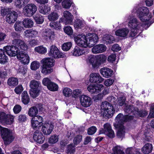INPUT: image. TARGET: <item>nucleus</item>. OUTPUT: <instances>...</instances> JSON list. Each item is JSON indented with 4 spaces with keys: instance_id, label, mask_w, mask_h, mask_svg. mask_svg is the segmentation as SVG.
<instances>
[{
    "instance_id": "nucleus-13",
    "label": "nucleus",
    "mask_w": 154,
    "mask_h": 154,
    "mask_svg": "<svg viewBox=\"0 0 154 154\" xmlns=\"http://www.w3.org/2000/svg\"><path fill=\"white\" fill-rule=\"evenodd\" d=\"M21 50L17 56V58L24 65L27 64L29 63V57L27 53L22 51V50Z\"/></svg>"
},
{
    "instance_id": "nucleus-3",
    "label": "nucleus",
    "mask_w": 154,
    "mask_h": 154,
    "mask_svg": "<svg viewBox=\"0 0 154 154\" xmlns=\"http://www.w3.org/2000/svg\"><path fill=\"white\" fill-rule=\"evenodd\" d=\"M101 108L103 110V116L108 118L112 117L115 112V109L112 105L107 101H103L101 105Z\"/></svg>"
},
{
    "instance_id": "nucleus-52",
    "label": "nucleus",
    "mask_w": 154,
    "mask_h": 154,
    "mask_svg": "<svg viewBox=\"0 0 154 154\" xmlns=\"http://www.w3.org/2000/svg\"><path fill=\"white\" fill-rule=\"evenodd\" d=\"M35 50L37 52L42 54L45 53L47 52V49L42 46L35 47Z\"/></svg>"
},
{
    "instance_id": "nucleus-24",
    "label": "nucleus",
    "mask_w": 154,
    "mask_h": 154,
    "mask_svg": "<svg viewBox=\"0 0 154 154\" xmlns=\"http://www.w3.org/2000/svg\"><path fill=\"white\" fill-rule=\"evenodd\" d=\"M42 107L39 105H37L35 106L31 107L28 111L29 115L32 117L35 116L38 113V109L41 110Z\"/></svg>"
},
{
    "instance_id": "nucleus-33",
    "label": "nucleus",
    "mask_w": 154,
    "mask_h": 154,
    "mask_svg": "<svg viewBox=\"0 0 154 154\" xmlns=\"http://www.w3.org/2000/svg\"><path fill=\"white\" fill-rule=\"evenodd\" d=\"M115 39L114 37L110 35H104L103 38V43L107 44H111L113 43Z\"/></svg>"
},
{
    "instance_id": "nucleus-16",
    "label": "nucleus",
    "mask_w": 154,
    "mask_h": 154,
    "mask_svg": "<svg viewBox=\"0 0 154 154\" xmlns=\"http://www.w3.org/2000/svg\"><path fill=\"white\" fill-rule=\"evenodd\" d=\"M80 99L82 105L84 107H89L92 104L91 99L87 95H82L80 97Z\"/></svg>"
},
{
    "instance_id": "nucleus-1",
    "label": "nucleus",
    "mask_w": 154,
    "mask_h": 154,
    "mask_svg": "<svg viewBox=\"0 0 154 154\" xmlns=\"http://www.w3.org/2000/svg\"><path fill=\"white\" fill-rule=\"evenodd\" d=\"M133 12L137 13V16L143 22L149 21L152 17L151 13H149L148 8L146 7H136L133 9Z\"/></svg>"
},
{
    "instance_id": "nucleus-27",
    "label": "nucleus",
    "mask_w": 154,
    "mask_h": 154,
    "mask_svg": "<svg viewBox=\"0 0 154 154\" xmlns=\"http://www.w3.org/2000/svg\"><path fill=\"white\" fill-rule=\"evenodd\" d=\"M129 30L126 28H124L119 29L116 30L115 32L116 35L124 37H126L129 32Z\"/></svg>"
},
{
    "instance_id": "nucleus-6",
    "label": "nucleus",
    "mask_w": 154,
    "mask_h": 154,
    "mask_svg": "<svg viewBox=\"0 0 154 154\" xmlns=\"http://www.w3.org/2000/svg\"><path fill=\"white\" fill-rule=\"evenodd\" d=\"M0 131L2 137L5 145H8L13 141L14 137L8 129L0 127Z\"/></svg>"
},
{
    "instance_id": "nucleus-57",
    "label": "nucleus",
    "mask_w": 154,
    "mask_h": 154,
    "mask_svg": "<svg viewBox=\"0 0 154 154\" xmlns=\"http://www.w3.org/2000/svg\"><path fill=\"white\" fill-rule=\"evenodd\" d=\"M63 93L65 96L68 97L70 96L72 93V91L69 88H65L63 90Z\"/></svg>"
},
{
    "instance_id": "nucleus-22",
    "label": "nucleus",
    "mask_w": 154,
    "mask_h": 154,
    "mask_svg": "<svg viewBox=\"0 0 154 154\" xmlns=\"http://www.w3.org/2000/svg\"><path fill=\"white\" fill-rule=\"evenodd\" d=\"M106 50V46L103 44L96 45L92 49V52L95 54L103 52Z\"/></svg>"
},
{
    "instance_id": "nucleus-44",
    "label": "nucleus",
    "mask_w": 154,
    "mask_h": 154,
    "mask_svg": "<svg viewBox=\"0 0 154 154\" xmlns=\"http://www.w3.org/2000/svg\"><path fill=\"white\" fill-rule=\"evenodd\" d=\"M48 17L50 21H54L58 18L59 15L57 13L52 12L48 16Z\"/></svg>"
},
{
    "instance_id": "nucleus-61",
    "label": "nucleus",
    "mask_w": 154,
    "mask_h": 154,
    "mask_svg": "<svg viewBox=\"0 0 154 154\" xmlns=\"http://www.w3.org/2000/svg\"><path fill=\"white\" fill-rule=\"evenodd\" d=\"M97 128L95 126H92L88 130V134L89 135H92L94 134L96 131Z\"/></svg>"
},
{
    "instance_id": "nucleus-48",
    "label": "nucleus",
    "mask_w": 154,
    "mask_h": 154,
    "mask_svg": "<svg viewBox=\"0 0 154 154\" xmlns=\"http://www.w3.org/2000/svg\"><path fill=\"white\" fill-rule=\"evenodd\" d=\"M21 22L19 21H17L14 25V27L16 31L20 32L23 29V28L22 26Z\"/></svg>"
},
{
    "instance_id": "nucleus-40",
    "label": "nucleus",
    "mask_w": 154,
    "mask_h": 154,
    "mask_svg": "<svg viewBox=\"0 0 154 154\" xmlns=\"http://www.w3.org/2000/svg\"><path fill=\"white\" fill-rule=\"evenodd\" d=\"M137 110V108L131 105L126 106L125 108V111L126 112L129 113H133L134 114H135L136 111Z\"/></svg>"
},
{
    "instance_id": "nucleus-7",
    "label": "nucleus",
    "mask_w": 154,
    "mask_h": 154,
    "mask_svg": "<svg viewBox=\"0 0 154 154\" xmlns=\"http://www.w3.org/2000/svg\"><path fill=\"white\" fill-rule=\"evenodd\" d=\"M37 11V6L33 4H29L23 8L24 14L27 17L32 16Z\"/></svg>"
},
{
    "instance_id": "nucleus-14",
    "label": "nucleus",
    "mask_w": 154,
    "mask_h": 154,
    "mask_svg": "<svg viewBox=\"0 0 154 154\" xmlns=\"http://www.w3.org/2000/svg\"><path fill=\"white\" fill-rule=\"evenodd\" d=\"M18 17V14L14 11H10L6 16V21L9 24L14 23L17 20Z\"/></svg>"
},
{
    "instance_id": "nucleus-8",
    "label": "nucleus",
    "mask_w": 154,
    "mask_h": 154,
    "mask_svg": "<svg viewBox=\"0 0 154 154\" xmlns=\"http://www.w3.org/2000/svg\"><path fill=\"white\" fill-rule=\"evenodd\" d=\"M49 56L54 57L55 58L64 57L65 55L60 52L58 48L55 45H51L48 52Z\"/></svg>"
},
{
    "instance_id": "nucleus-10",
    "label": "nucleus",
    "mask_w": 154,
    "mask_h": 154,
    "mask_svg": "<svg viewBox=\"0 0 154 154\" xmlns=\"http://www.w3.org/2000/svg\"><path fill=\"white\" fill-rule=\"evenodd\" d=\"M75 40L79 46L84 48L88 47L86 38L85 35L83 34L77 35L75 37Z\"/></svg>"
},
{
    "instance_id": "nucleus-23",
    "label": "nucleus",
    "mask_w": 154,
    "mask_h": 154,
    "mask_svg": "<svg viewBox=\"0 0 154 154\" xmlns=\"http://www.w3.org/2000/svg\"><path fill=\"white\" fill-rule=\"evenodd\" d=\"M42 35L47 40H52L54 39L55 35L53 32L48 29L43 31L42 32Z\"/></svg>"
},
{
    "instance_id": "nucleus-25",
    "label": "nucleus",
    "mask_w": 154,
    "mask_h": 154,
    "mask_svg": "<svg viewBox=\"0 0 154 154\" xmlns=\"http://www.w3.org/2000/svg\"><path fill=\"white\" fill-rule=\"evenodd\" d=\"M100 71L103 76L106 78L111 76L113 72V71L111 69L106 67H103L101 69Z\"/></svg>"
},
{
    "instance_id": "nucleus-63",
    "label": "nucleus",
    "mask_w": 154,
    "mask_h": 154,
    "mask_svg": "<svg viewBox=\"0 0 154 154\" xmlns=\"http://www.w3.org/2000/svg\"><path fill=\"white\" fill-rule=\"evenodd\" d=\"M64 32L68 35H72L73 33L72 29L70 26L65 27L64 28Z\"/></svg>"
},
{
    "instance_id": "nucleus-18",
    "label": "nucleus",
    "mask_w": 154,
    "mask_h": 154,
    "mask_svg": "<svg viewBox=\"0 0 154 154\" xmlns=\"http://www.w3.org/2000/svg\"><path fill=\"white\" fill-rule=\"evenodd\" d=\"M91 36L88 38L87 40L88 46L91 47L95 45L98 41V37L95 33L91 34Z\"/></svg>"
},
{
    "instance_id": "nucleus-43",
    "label": "nucleus",
    "mask_w": 154,
    "mask_h": 154,
    "mask_svg": "<svg viewBox=\"0 0 154 154\" xmlns=\"http://www.w3.org/2000/svg\"><path fill=\"white\" fill-rule=\"evenodd\" d=\"M113 152L112 154H125L122 148L120 146H117L112 148Z\"/></svg>"
},
{
    "instance_id": "nucleus-15",
    "label": "nucleus",
    "mask_w": 154,
    "mask_h": 154,
    "mask_svg": "<svg viewBox=\"0 0 154 154\" xmlns=\"http://www.w3.org/2000/svg\"><path fill=\"white\" fill-rule=\"evenodd\" d=\"M103 78L97 73H92L90 75V81L92 83H99L103 81Z\"/></svg>"
},
{
    "instance_id": "nucleus-45",
    "label": "nucleus",
    "mask_w": 154,
    "mask_h": 154,
    "mask_svg": "<svg viewBox=\"0 0 154 154\" xmlns=\"http://www.w3.org/2000/svg\"><path fill=\"white\" fill-rule=\"evenodd\" d=\"M18 83V80L15 78L12 77L8 79V84L10 86H15Z\"/></svg>"
},
{
    "instance_id": "nucleus-19",
    "label": "nucleus",
    "mask_w": 154,
    "mask_h": 154,
    "mask_svg": "<svg viewBox=\"0 0 154 154\" xmlns=\"http://www.w3.org/2000/svg\"><path fill=\"white\" fill-rule=\"evenodd\" d=\"M54 128V125L51 123H46L44 124L42 127V131L45 135L51 134Z\"/></svg>"
},
{
    "instance_id": "nucleus-54",
    "label": "nucleus",
    "mask_w": 154,
    "mask_h": 154,
    "mask_svg": "<svg viewBox=\"0 0 154 154\" xmlns=\"http://www.w3.org/2000/svg\"><path fill=\"white\" fill-rule=\"evenodd\" d=\"M117 99V103L119 106H122L125 104L126 99L124 96H119L118 97Z\"/></svg>"
},
{
    "instance_id": "nucleus-49",
    "label": "nucleus",
    "mask_w": 154,
    "mask_h": 154,
    "mask_svg": "<svg viewBox=\"0 0 154 154\" xmlns=\"http://www.w3.org/2000/svg\"><path fill=\"white\" fill-rule=\"evenodd\" d=\"M74 25L75 28L78 29L81 28L83 27L84 23L81 20L79 19H76L74 23Z\"/></svg>"
},
{
    "instance_id": "nucleus-38",
    "label": "nucleus",
    "mask_w": 154,
    "mask_h": 154,
    "mask_svg": "<svg viewBox=\"0 0 154 154\" xmlns=\"http://www.w3.org/2000/svg\"><path fill=\"white\" fill-rule=\"evenodd\" d=\"M88 60L89 63L92 65L94 68H95L98 66V63L96 60V57L93 55L90 56L88 57Z\"/></svg>"
},
{
    "instance_id": "nucleus-35",
    "label": "nucleus",
    "mask_w": 154,
    "mask_h": 154,
    "mask_svg": "<svg viewBox=\"0 0 154 154\" xmlns=\"http://www.w3.org/2000/svg\"><path fill=\"white\" fill-rule=\"evenodd\" d=\"M22 23L24 27L27 28L32 27L34 24L33 21L28 18H25L23 20Z\"/></svg>"
},
{
    "instance_id": "nucleus-30",
    "label": "nucleus",
    "mask_w": 154,
    "mask_h": 154,
    "mask_svg": "<svg viewBox=\"0 0 154 154\" xmlns=\"http://www.w3.org/2000/svg\"><path fill=\"white\" fill-rule=\"evenodd\" d=\"M29 1L30 0H15V5L17 7L20 8L27 4Z\"/></svg>"
},
{
    "instance_id": "nucleus-26",
    "label": "nucleus",
    "mask_w": 154,
    "mask_h": 154,
    "mask_svg": "<svg viewBox=\"0 0 154 154\" xmlns=\"http://www.w3.org/2000/svg\"><path fill=\"white\" fill-rule=\"evenodd\" d=\"M41 62L43 65L50 67H52L54 65V60L51 58H44L41 60Z\"/></svg>"
},
{
    "instance_id": "nucleus-11",
    "label": "nucleus",
    "mask_w": 154,
    "mask_h": 154,
    "mask_svg": "<svg viewBox=\"0 0 154 154\" xmlns=\"http://www.w3.org/2000/svg\"><path fill=\"white\" fill-rule=\"evenodd\" d=\"M104 128H101L99 131V134H104L110 138H113L115 137V134L112 130L110 125L108 123L104 125Z\"/></svg>"
},
{
    "instance_id": "nucleus-4",
    "label": "nucleus",
    "mask_w": 154,
    "mask_h": 154,
    "mask_svg": "<svg viewBox=\"0 0 154 154\" xmlns=\"http://www.w3.org/2000/svg\"><path fill=\"white\" fill-rule=\"evenodd\" d=\"M11 36L14 39L12 41L13 45L17 46L20 50L24 51L27 50L28 46L23 41L20 39L21 36L20 34L13 32L11 33Z\"/></svg>"
},
{
    "instance_id": "nucleus-56",
    "label": "nucleus",
    "mask_w": 154,
    "mask_h": 154,
    "mask_svg": "<svg viewBox=\"0 0 154 154\" xmlns=\"http://www.w3.org/2000/svg\"><path fill=\"white\" fill-rule=\"evenodd\" d=\"M14 117L8 114L7 121L3 120V122L7 125H11L14 122Z\"/></svg>"
},
{
    "instance_id": "nucleus-62",
    "label": "nucleus",
    "mask_w": 154,
    "mask_h": 154,
    "mask_svg": "<svg viewBox=\"0 0 154 154\" xmlns=\"http://www.w3.org/2000/svg\"><path fill=\"white\" fill-rule=\"evenodd\" d=\"M135 114L138 115L140 117H143L147 115V112L144 110L138 111V109L137 108V110L136 111Z\"/></svg>"
},
{
    "instance_id": "nucleus-17",
    "label": "nucleus",
    "mask_w": 154,
    "mask_h": 154,
    "mask_svg": "<svg viewBox=\"0 0 154 154\" xmlns=\"http://www.w3.org/2000/svg\"><path fill=\"white\" fill-rule=\"evenodd\" d=\"M104 86L102 85H90L87 87L88 91L91 94L97 93L103 89Z\"/></svg>"
},
{
    "instance_id": "nucleus-60",
    "label": "nucleus",
    "mask_w": 154,
    "mask_h": 154,
    "mask_svg": "<svg viewBox=\"0 0 154 154\" xmlns=\"http://www.w3.org/2000/svg\"><path fill=\"white\" fill-rule=\"evenodd\" d=\"M75 148L72 144H70L68 146L66 151L68 154H73L75 152Z\"/></svg>"
},
{
    "instance_id": "nucleus-32",
    "label": "nucleus",
    "mask_w": 154,
    "mask_h": 154,
    "mask_svg": "<svg viewBox=\"0 0 154 154\" xmlns=\"http://www.w3.org/2000/svg\"><path fill=\"white\" fill-rule=\"evenodd\" d=\"M63 20L64 19L63 18H61L60 19L58 22L51 23L50 24V26L53 29H55L56 30H59L61 28L60 23L63 22Z\"/></svg>"
},
{
    "instance_id": "nucleus-55",
    "label": "nucleus",
    "mask_w": 154,
    "mask_h": 154,
    "mask_svg": "<svg viewBox=\"0 0 154 154\" xmlns=\"http://www.w3.org/2000/svg\"><path fill=\"white\" fill-rule=\"evenodd\" d=\"M40 66V63L38 62L34 61L31 64L30 68L33 70H35Z\"/></svg>"
},
{
    "instance_id": "nucleus-2",
    "label": "nucleus",
    "mask_w": 154,
    "mask_h": 154,
    "mask_svg": "<svg viewBox=\"0 0 154 154\" xmlns=\"http://www.w3.org/2000/svg\"><path fill=\"white\" fill-rule=\"evenodd\" d=\"M128 26L131 29L130 35L132 37L135 36L138 33H141L142 31V24L135 17L131 18L128 23Z\"/></svg>"
},
{
    "instance_id": "nucleus-53",
    "label": "nucleus",
    "mask_w": 154,
    "mask_h": 154,
    "mask_svg": "<svg viewBox=\"0 0 154 154\" xmlns=\"http://www.w3.org/2000/svg\"><path fill=\"white\" fill-rule=\"evenodd\" d=\"M48 89L52 91H57L58 89V85L55 83L51 82L48 87Z\"/></svg>"
},
{
    "instance_id": "nucleus-21",
    "label": "nucleus",
    "mask_w": 154,
    "mask_h": 154,
    "mask_svg": "<svg viewBox=\"0 0 154 154\" xmlns=\"http://www.w3.org/2000/svg\"><path fill=\"white\" fill-rule=\"evenodd\" d=\"M63 15L65 20L63 22L65 23L66 24H71L72 23L73 19V16L71 13L68 11H65L63 12Z\"/></svg>"
},
{
    "instance_id": "nucleus-50",
    "label": "nucleus",
    "mask_w": 154,
    "mask_h": 154,
    "mask_svg": "<svg viewBox=\"0 0 154 154\" xmlns=\"http://www.w3.org/2000/svg\"><path fill=\"white\" fill-rule=\"evenodd\" d=\"M34 18L36 23L38 24H42L44 21L43 17L38 14H36Z\"/></svg>"
},
{
    "instance_id": "nucleus-20",
    "label": "nucleus",
    "mask_w": 154,
    "mask_h": 154,
    "mask_svg": "<svg viewBox=\"0 0 154 154\" xmlns=\"http://www.w3.org/2000/svg\"><path fill=\"white\" fill-rule=\"evenodd\" d=\"M33 138L35 141L41 144L44 142L45 140V138L42 132L38 130L34 132Z\"/></svg>"
},
{
    "instance_id": "nucleus-9",
    "label": "nucleus",
    "mask_w": 154,
    "mask_h": 154,
    "mask_svg": "<svg viewBox=\"0 0 154 154\" xmlns=\"http://www.w3.org/2000/svg\"><path fill=\"white\" fill-rule=\"evenodd\" d=\"M17 46L8 45L4 47L3 49L6 54L9 56L11 57H15L17 56L20 51L17 47Z\"/></svg>"
},
{
    "instance_id": "nucleus-42",
    "label": "nucleus",
    "mask_w": 154,
    "mask_h": 154,
    "mask_svg": "<svg viewBox=\"0 0 154 154\" xmlns=\"http://www.w3.org/2000/svg\"><path fill=\"white\" fill-rule=\"evenodd\" d=\"M140 149H137L135 147H129L127 148L126 150L127 154H139Z\"/></svg>"
},
{
    "instance_id": "nucleus-58",
    "label": "nucleus",
    "mask_w": 154,
    "mask_h": 154,
    "mask_svg": "<svg viewBox=\"0 0 154 154\" xmlns=\"http://www.w3.org/2000/svg\"><path fill=\"white\" fill-rule=\"evenodd\" d=\"M58 140V136L56 135L51 136L50 137L49 142L50 143L54 144L57 142Z\"/></svg>"
},
{
    "instance_id": "nucleus-37",
    "label": "nucleus",
    "mask_w": 154,
    "mask_h": 154,
    "mask_svg": "<svg viewBox=\"0 0 154 154\" xmlns=\"http://www.w3.org/2000/svg\"><path fill=\"white\" fill-rule=\"evenodd\" d=\"M36 119H32L31 120V125L34 129H38L42 125V123H41L40 121L38 122L36 121Z\"/></svg>"
},
{
    "instance_id": "nucleus-28",
    "label": "nucleus",
    "mask_w": 154,
    "mask_h": 154,
    "mask_svg": "<svg viewBox=\"0 0 154 154\" xmlns=\"http://www.w3.org/2000/svg\"><path fill=\"white\" fill-rule=\"evenodd\" d=\"M153 147L152 144L147 143L142 147L141 151L145 154H149L150 153L152 150Z\"/></svg>"
},
{
    "instance_id": "nucleus-31",
    "label": "nucleus",
    "mask_w": 154,
    "mask_h": 154,
    "mask_svg": "<svg viewBox=\"0 0 154 154\" xmlns=\"http://www.w3.org/2000/svg\"><path fill=\"white\" fill-rule=\"evenodd\" d=\"M118 128L117 134L118 137L120 138H122L125 136V128L123 125L117 126Z\"/></svg>"
},
{
    "instance_id": "nucleus-29",
    "label": "nucleus",
    "mask_w": 154,
    "mask_h": 154,
    "mask_svg": "<svg viewBox=\"0 0 154 154\" xmlns=\"http://www.w3.org/2000/svg\"><path fill=\"white\" fill-rule=\"evenodd\" d=\"M24 34L27 37H35L37 35L38 32L36 30L29 29L25 31Z\"/></svg>"
},
{
    "instance_id": "nucleus-39",
    "label": "nucleus",
    "mask_w": 154,
    "mask_h": 154,
    "mask_svg": "<svg viewBox=\"0 0 154 154\" xmlns=\"http://www.w3.org/2000/svg\"><path fill=\"white\" fill-rule=\"evenodd\" d=\"M5 51L4 49H0V63L4 64L7 62L8 57L5 54Z\"/></svg>"
},
{
    "instance_id": "nucleus-51",
    "label": "nucleus",
    "mask_w": 154,
    "mask_h": 154,
    "mask_svg": "<svg viewBox=\"0 0 154 154\" xmlns=\"http://www.w3.org/2000/svg\"><path fill=\"white\" fill-rule=\"evenodd\" d=\"M72 45V43L70 42L65 43L62 46V49L64 51H67L70 49Z\"/></svg>"
},
{
    "instance_id": "nucleus-59",
    "label": "nucleus",
    "mask_w": 154,
    "mask_h": 154,
    "mask_svg": "<svg viewBox=\"0 0 154 154\" xmlns=\"http://www.w3.org/2000/svg\"><path fill=\"white\" fill-rule=\"evenodd\" d=\"M8 114H6L4 112H2L0 113V122H1L4 124H5L3 120H4L7 121Z\"/></svg>"
},
{
    "instance_id": "nucleus-5",
    "label": "nucleus",
    "mask_w": 154,
    "mask_h": 154,
    "mask_svg": "<svg viewBox=\"0 0 154 154\" xmlns=\"http://www.w3.org/2000/svg\"><path fill=\"white\" fill-rule=\"evenodd\" d=\"M41 86V85L40 82L35 80L31 81L29 84V86L31 88L29 93L31 96L33 98H35L39 95Z\"/></svg>"
},
{
    "instance_id": "nucleus-46",
    "label": "nucleus",
    "mask_w": 154,
    "mask_h": 154,
    "mask_svg": "<svg viewBox=\"0 0 154 154\" xmlns=\"http://www.w3.org/2000/svg\"><path fill=\"white\" fill-rule=\"evenodd\" d=\"M72 4V2L70 0H64L62 2V5L63 8L69 9Z\"/></svg>"
},
{
    "instance_id": "nucleus-36",
    "label": "nucleus",
    "mask_w": 154,
    "mask_h": 154,
    "mask_svg": "<svg viewBox=\"0 0 154 154\" xmlns=\"http://www.w3.org/2000/svg\"><path fill=\"white\" fill-rule=\"evenodd\" d=\"M50 11V8L48 5H43L40 7L39 11L43 14H47Z\"/></svg>"
},
{
    "instance_id": "nucleus-12",
    "label": "nucleus",
    "mask_w": 154,
    "mask_h": 154,
    "mask_svg": "<svg viewBox=\"0 0 154 154\" xmlns=\"http://www.w3.org/2000/svg\"><path fill=\"white\" fill-rule=\"evenodd\" d=\"M134 116H132L123 115L122 114L119 113L116 117V120L118 123L117 126L123 125L124 122L129 121L133 119Z\"/></svg>"
},
{
    "instance_id": "nucleus-34",
    "label": "nucleus",
    "mask_w": 154,
    "mask_h": 154,
    "mask_svg": "<svg viewBox=\"0 0 154 154\" xmlns=\"http://www.w3.org/2000/svg\"><path fill=\"white\" fill-rule=\"evenodd\" d=\"M53 71V69L51 67L42 65L41 67V72L44 75H47L49 74Z\"/></svg>"
},
{
    "instance_id": "nucleus-41",
    "label": "nucleus",
    "mask_w": 154,
    "mask_h": 154,
    "mask_svg": "<svg viewBox=\"0 0 154 154\" xmlns=\"http://www.w3.org/2000/svg\"><path fill=\"white\" fill-rule=\"evenodd\" d=\"M21 96L22 102L25 105L28 104L29 101V98L27 92L26 91H24L22 94Z\"/></svg>"
},
{
    "instance_id": "nucleus-64",
    "label": "nucleus",
    "mask_w": 154,
    "mask_h": 154,
    "mask_svg": "<svg viewBox=\"0 0 154 154\" xmlns=\"http://www.w3.org/2000/svg\"><path fill=\"white\" fill-rule=\"evenodd\" d=\"M106 59V57L103 54H100L98 56V59L100 64L105 62Z\"/></svg>"
},
{
    "instance_id": "nucleus-47",
    "label": "nucleus",
    "mask_w": 154,
    "mask_h": 154,
    "mask_svg": "<svg viewBox=\"0 0 154 154\" xmlns=\"http://www.w3.org/2000/svg\"><path fill=\"white\" fill-rule=\"evenodd\" d=\"M84 53L83 51L80 49L79 48L76 47L74 49L72 54L76 56H78Z\"/></svg>"
}]
</instances>
